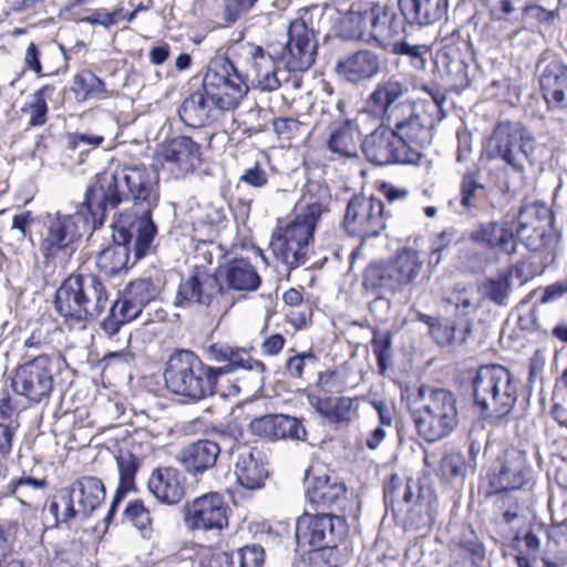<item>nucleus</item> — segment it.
I'll return each mask as SVG.
<instances>
[{"mask_svg": "<svg viewBox=\"0 0 567 567\" xmlns=\"http://www.w3.org/2000/svg\"><path fill=\"white\" fill-rule=\"evenodd\" d=\"M261 109L255 105L251 106L248 111L240 113L238 115V120H236L238 128H243V132L247 136L262 132L265 128V123L261 120Z\"/></svg>", "mask_w": 567, "mask_h": 567, "instance_id": "64", "label": "nucleus"}, {"mask_svg": "<svg viewBox=\"0 0 567 567\" xmlns=\"http://www.w3.org/2000/svg\"><path fill=\"white\" fill-rule=\"evenodd\" d=\"M124 291L145 307L156 298L158 287L150 278H142L132 281Z\"/></svg>", "mask_w": 567, "mask_h": 567, "instance_id": "62", "label": "nucleus"}, {"mask_svg": "<svg viewBox=\"0 0 567 567\" xmlns=\"http://www.w3.org/2000/svg\"><path fill=\"white\" fill-rule=\"evenodd\" d=\"M328 123L327 148L340 158L358 157L361 133L357 122L344 113V102L338 100Z\"/></svg>", "mask_w": 567, "mask_h": 567, "instance_id": "19", "label": "nucleus"}, {"mask_svg": "<svg viewBox=\"0 0 567 567\" xmlns=\"http://www.w3.org/2000/svg\"><path fill=\"white\" fill-rule=\"evenodd\" d=\"M214 364L204 363L199 357H168L164 370L166 388L174 394L202 400L217 392V385L238 371L262 374L265 364L252 357H214Z\"/></svg>", "mask_w": 567, "mask_h": 567, "instance_id": "3", "label": "nucleus"}, {"mask_svg": "<svg viewBox=\"0 0 567 567\" xmlns=\"http://www.w3.org/2000/svg\"><path fill=\"white\" fill-rule=\"evenodd\" d=\"M85 292H92L91 288L83 285V275L68 277L59 287L55 293L54 308L65 319L74 322H82L84 312L83 299Z\"/></svg>", "mask_w": 567, "mask_h": 567, "instance_id": "28", "label": "nucleus"}, {"mask_svg": "<svg viewBox=\"0 0 567 567\" xmlns=\"http://www.w3.org/2000/svg\"><path fill=\"white\" fill-rule=\"evenodd\" d=\"M217 276L227 282L229 289L254 291L260 285V277L254 266L245 259H235L220 267Z\"/></svg>", "mask_w": 567, "mask_h": 567, "instance_id": "37", "label": "nucleus"}, {"mask_svg": "<svg viewBox=\"0 0 567 567\" xmlns=\"http://www.w3.org/2000/svg\"><path fill=\"white\" fill-rule=\"evenodd\" d=\"M224 287L217 275L205 269L195 268L193 274L179 284L176 303L178 306L203 305L209 306L214 299L221 297Z\"/></svg>", "mask_w": 567, "mask_h": 567, "instance_id": "22", "label": "nucleus"}, {"mask_svg": "<svg viewBox=\"0 0 567 567\" xmlns=\"http://www.w3.org/2000/svg\"><path fill=\"white\" fill-rule=\"evenodd\" d=\"M213 107L215 105L203 89L194 92L183 101L178 109V115L185 125L202 127L210 121Z\"/></svg>", "mask_w": 567, "mask_h": 567, "instance_id": "38", "label": "nucleus"}, {"mask_svg": "<svg viewBox=\"0 0 567 567\" xmlns=\"http://www.w3.org/2000/svg\"><path fill=\"white\" fill-rule=\"evenodd\" d=\"M157 228L148 220L131 221L117 217L112 225V244L96 256V266L109 277L128 269L130 244L133 243L134 262L143 258L152 247Z\"/></svg>", "mask_w": 567, "mask_h": 567, "instance_id": "4", "label": "nucleus"}, {"mask_svg": "<svg viewBox=\"0 0 567 567\" xmlns=\"http://www.w3.org/2000/svg\"><path fill=\"white\" fill-rule=\"evenodd\" d=\"M238 483L248 489L259 488L268 473L262 460V453L257 447L244 446L235 464Z\"/></svg>", "mask_w": 567, "mask_h": 567, "instance_id": "33", "label": "nucleus"}, {"mask_svg": "<svg viewBox=\"0 0 567 567\" xmlns=\"http://www.w3.org/2000/svg\"><path fill=\"white\" fill-rule=\"evenodd\" d=\"M148 492L165 505H177L186 496L187 478L174 466H157L147 480Z\"/></svg>", "mask_w": 567, "mask_h": 567, "instance_id": "24", "label": "nucleus"}, {"mask_svg": "<svg viewBox=\"0 0 567 567\" xmlns=\"http://www.w3.org/2000/svg\"><path fill=\"white\" fill-rule=\"evenodd\" d=\"M360 7L352 4L340 21V34L347 40L362 41L364 33L361 29Z\"/></svg>", "mask_w": 567, "mask_h": 567, "instance_id": "61", "label": "nucleus"}, {"mask_svg": "<svg viewBox=\"0 0 567 567\" xmlns=\"http://www.w3.org/2000/svg\"><path fill=\"white\" fill-rule=\"evenodd\" d=\"M391 261L403 287L413 282L423 265L419 252L412 248L402 249Z\"/></svg>", "mask_w": 567, "mask_h": 567, "instance_id": "47", "label": "nucleus"}, {"mask_svg": "<svg viewBox=\"0 0 567 567\" xmlns=\"http://www.w3.org/2000/svg\"><path fill=\"white\" fill-rule=\"evenodd\" d=\"M399 8L406 23L425 28L446 18L450 0H399Z\"/></svg>", "mask_w": 567, "mask_h": 567, "instance_id": "29", "label": "nucleus"}, {"mask_svg": "<svg viewBox=\"0 0 567 567\" xmlns=\"http://www.w3.org/2000/svg\"><path fill=\"white\" fill-rule=\"evenodd\" d=\"M422 404L413 412L416 432L427 443L449 436L458 424L457 400L444 388L420 386Z\"/></svg>", "mask_w": 567, "mask_h": 567, "instance_id": "8", "label": "nucleus"}, {"mask_svg": "<svg viewBox=\"0 0 567 567\" xmlns=\"http://www.w3.org/2000/svg\"><path fill=\"white\" fill-rule=\"evenodd\" d=\"M349 530L348 520L342 516L317 512H305L297 518L295 536L300 549L310 550L332 542H340Z\"/></svg>", "mask_w": 567, "mask_h": 567, "instance_id": "16", "label": "nucleus"}, {"mask_svg": "<svg viewBox=\"0 0 567 567\" xmlns=\"http://www.w3.org/2000/svg\"><path fill=\"white\" fill-rule=\"evenodd\" d=\"M339 542L323 544L307 551L310 567H340L344 563V555L338 547Z\"/></svg>", "mask_w": 567, "mask_h": 567, "instance_id": "50", "label": "nucleus"}, {"mask_svg": "<svg viewBox=\"0 0 567 567\" xmlns=\"http://www.w3.org/2000/svg\"><path fill=\"white\" fill-rule=\"evenodd\" d=\"M116 461L120 473V482L117 489L114 494L113 501L111 503L110 509L106 514V520L112 519L123 497L128 492L135 489V476L140 467L138 458L132 453L121 454L120 456L116 457Z\"/></svg>", "mask_w": 567, "mask_h": 567, "instance_id": "41", "label": "nucleus"}, {"mask_svg": "<svg viewBox=\"0 0 567 567\" xmlns=\"http://www.w3.org/2000/svg\"><path fill=\"white\" fill-rule=\"evenodd\" d=\"M372 37L374 43L385 47L389 41L404 31L405 19L399 16L393 8L377 3L375 14L372 18Z\"/></svg>", "mask_w": 567, "mask_h": 567, "instance_id": "36", "label": "nucleus"}, {"mask_svg": "<svg viewBox=\"0 0 567 567\" xmlns=\"http://www.w3.org/2000/svg\"><path fill=\"white\" fill-rule=\"evenodd\" d=\"M203 89L220 111L234 110L248 93L245 76L227 56H217L208 63Z\"/></svg>", "mask_w": 567, "mask_h": 567, "instance_id": "12", "label": "nucleus"}, {"mask_svg": "<svg viewBox=\"0 0 567 567\" xmlns=\"http://www.w3.org/2000/svg\"><path fill=\"white\" fill-rule=\"evenodd\" d=\"M474 405L484 417L503 419L517 400L518 381L501 364L481 365L471 381Z\"/></svg>", "mask_w": 567, "mask_h": 567, "instance_id": "6", "label": "nucleus"}, {"mask_svg": "<svg viewBox=\"0 0 567 567\" xmlns=\"http://www.w3.org/2000/svg\"><path fill=\"white\" fill-rule=\"evenodd\" d=\"M535 151L536 140L524 125L502 122L494 128L487 155L491 159L503 162L515 173H524L526 164L535 165Z\"/></svg>", "mask_w": 567, "mask_h": 567, "instance_id": "9", "label": "nucleus"}, {"mask_svg": "<svg viewBox=\"0 0 567 567\" xmlns=\"http://www.w3.org/2000/svg\"><path fill=\"white\" fill-rule=\"evenodd\" d=\"M55 91L53 84H45L37 90L32 95V102L29 104L30 120L32 127L41 126L48 118V105L45 99Z\"/></svg>", "mask_w": 567, "mask_h": 567, "instance_id": "55", "label": "nucleus"}, {"mask_svg": "<svg viewBox=\"0 0 567 567\" xmlns=\"http://www.w3.org/2000/svg\"><path fill=\"white\" fill-rule=\"evenodd\" d=\"M103 224L101 215H96L94 224L93 216L84 205L73 214L56 212L48 214L40 240V251L47 264L65 262L78 249L82 237V229L91 225L92 229Z\"/></svg>", "mask_w": 567, "mask_h": 567, "instance_id": "5", "label": "nucleus"}, {"mask_svg": "<svg viewBox=\"0 0 567 567\" xmlns=\"http://www.w3.org/2000/svg\"><path fill=\"white\" fill-rule=\"evenodd\" d=\"M388 278L386 262H372L365 269L363 286L372 292L386 293L390 292Z\"/></svg>", "mask_w": 567, "mask_h": 567, "instance_id": "58", "label": "nucleus"}, {"mask_svg": "<svg viewBox=\"0 0 567 567\" xmlns=\"http://www.w3.org/2000/svg\"><path fill=\"white\" fill-rule=\"evenodd\" d=\"M219 454L218 443L212 440H198L184 447L177 460L188 473L198 475L214 467Z\"/></svg>", "mask_w": 567, "mask_h": 567, "instance_id": "32", "label": "nucleus"}, {"mask_svg": "<svg viewBox=\"0 0 567 567\" xmlns=\"http://www.w3.org/2000/svg\"><path fill=\"white\" fill-rule=\"evenodd\" d=\"M19 427V422H0V480L7 476L8 460L12 454Z\"/></svg>", "mask_w": 567, "mask_h": 567, "instance_id": "54", "label": "nucleus"}, {"mask_svg": "<svg viewBox=\"0 0 567 567\" xmlns=\"http://www.w3.org/2000/svg\"><path fill=\"white\" fill-rule=\"evenodd\" d=\"M144 306L134 298H130L124 291L123 295L110 306V315L102 321L103 330L112 336L118 332L121 326L135 320L142 312Z\"/></svg>", "mask_w": 567, "mask_h": 567, "instance_id": "40", "label": "nucleus"}, {"mask_svg": "<svg viewBox=\"0 0 567 567\" xmlns=\"http://www.w3.org/2000/svg\"><path fill=\"white\" fill-rule=\"evenodd\" d=\"M74 91L78 95L82 94L83 99L105 92V83L91 71H83L74 76Z\"/></svg>", "mask_w": 567, "mask_h": 567, "instance_id": "60", "label": "nucleus"}, {"mask_svg": "<svg viewBox=\"0 0 567 567\" xmlns=\"http://www.w3.org/2000/svg\"><path fill=\"white\" fill-rule=\"evenodd\" d=\"M69 488L78 502L79 512L83 518L91 516L105 499L104 484L95 476H80L72 482Z\"/></svg>", "mask_w": 567, "mask_h": 567, "instance_id": "34", "label": "nucleus"}, {"mask_svg": "<svg viewBox=\"0 0 567 567\" xmlns=\"http://www.w3.org/2000/svg\"><path fill=\"white\" fill-rule=\"evenodd\" d=\"M44 509L53 517V526L59 528L61 525H70L80 514L75 508L74 497L70 488H61L48 498Z\"/></svg>", "mask_w": 567, "mask_h": 567, "instance_id": "43", "label": "nucleus"}, {"mask_svg": "<svg viewBox=\"0 0 567 567\" xmlns=\"http://www.w3.org/2000/svg\"><path fill=\"white\" fill-rule=\"evenodd\" d=\"M487 189L480 182L478 173L467 171L460 184L461 205L466 209L477 207L478 202L486 196Z\"/></svg>", "mask_w": 567, "mask_h": 567, "instance_id": "49", "label": "nucleus"}, {"mask_svg": "<svg viewBox=\"0 0 567 567\" xmlns=\"http://www.w3.org/2000/svg\"><path fill=\"white\" fill-rule=\"evenodd\" d=\"M540 89L550 110L567 109V65L554 60L540 74Z\"/></svg>", "mask_w": 567, "mask_h": 567, "instance_id": "30", "label": "nucleus"}, {"mask_svg": "<svg viewBox=\"0 0 567 567\" xmlns=\"http://www.w3.org/2000/svg\"><path fill=\"white\" fill-rule=\"evenodd\" d=\"M509 274H502L496 278H489L484 284V292L486 297L499 306H506L511 292Z\"/></svg>", "mask_w": 567, "mask_h": 567, "instance_id": "59", "label": "nucleus"}, {"mask_svg": "<svg viewBox=\"0 0 567 567\" xmlns=\"http://www.w3.org/2000/svg\"><path fill=\"white\" fill-rule=\"evenodd\" d=\"M309 400L316 412L329 424L348 426L359 419V410L365 398L323 394L312 395Z\"/></svg>", "mask_w": 567, "mask_h": 567, "instance_id": "25", "label": "nucleus"}, {"mask_svg": "<svg viewBox=\"0 0 567 567\" xmlns=\"http://www.w3.org/2000/svg\"><path fill=\"white\" fill-rule=\"evenodd\" d=\"M306 497L316 512L342 516L346 520H357L359 517V502L346 483L332 473L313 475L306 489Z\"/></svg>", "mask_w": 567, "mask_h": 567, "instance_id": "10", "label": "nucleus"}, {"mask_svg": "<svg viewBox=\"0 0 567 567\" xmlns=\"http://www.w3.org/2000/svg\"><path fill=\"white\" fill-rule=\"evenodd\" d=\"M237 48L245 53L251 65L256 86L260 91L272 92L281 86L282 81L289 82L288 78L285 80L279 78L277 64L280 63L271 50L266 52L261 47L248 42L240 43Z\"/></svg>", "mask_w": 567, "mask_h": 567, "instance_id": "23", "label": "nucleus"}, {"mask_svg": "<svg viewBox=\"0 0 567 567\" xmlns=\"http://www.w3.org/2000/svg\"><path fill=\"white\" fill-rule=\"evenodd\" d=\"M23 486H31L35 489H43L48 486L45 478H37L24 473L20 477H13L6 485L4 495L8 497H14L23 507L31 508L32 503L24 498V494L21 492Z\"/></svg>", "mask_w": 567, "mask_h": 567, "instance_id": "56", "label": "nucleus"}, {"mask_svg": "<svg viewBox=\"0 0 567 567\" xmlns=\"http://www.w3.org/2000/svg\"><path fill=\"white\" fill-rule=\"evenodd\" d=\"M12 388L28 401L40 403L53 390V377L50 370V357H33L20 364L12 378Z\"/></svg>", "mask_w": 567, "mask_h": 567, "instance_id": "18", "label": "nucleus"}, {"mask_svg": "<svg viewBox=\"0 0 567 567\" xmlns=\"http://www.w3.org/2000/svg\"><path fill=\"white\" fill-rule=\"evenodd\" d=\"M229 507L218 492H208L187 502L183 508L185 527L192 533L220 535L229 526Z\"/></svg>", "mask_w": 567, "mask_h": 567, "instance_id": "14", "label": "nucleus"}, {"mask_svg": "<svg viewBox=\"0 0 567 567\" xmlns=\"http://www.w3.org/2000/svg\"><path fill=\"white\" fill-rule=\"evenodd\" d=\"M16 389L2 388L0 391V422H19L18 417L28 408V403Z\"/></svg>", "mask_w": 567, "mask_h": 567, "instance_id": "51", "label": "nucleus"}, {"mask_svg": "<svg viewBox=\"0 0 567 567\" xmlns=\"http://www.w3.org/2000/svg\"><path fill=\"white\" fill-rule=\"evenodd\" d=\"M318 221L298 214L291 221L282 227H277L271 237L282 240L279 245L296 244L303 246L310 251V244L313 240V231Z\"/></svg>", "mask_w": 567, "mask_h": 567, "instance_id": "39", "label": "nucleus"}, {"mask_svg": "<svg viewBox=\"0 0 567 567\" xmlns=\"http://www.w3.org/2000/svg\"><path fill=\"white\" fill-rule=\"evenodd\" d=\"M252 435L269 442L306 441L308 432L303 419L284 413H269L255 417L249 423Z\"/></svg>", "mask_w": 567, "mask_h": 567, "instance_id": "21", "label": "nucleus"}, {"mask_svg": "<svg viewBox=\"0 0 567 567\" xmlns=\"http://www.w3.org/2000/svg\"><path fill=\"white\" fill-rule=\"evenodd\" d=\"M480 489L486 501H492L494 514L506 525L516 520L526 505V491L494 492L487 487H480Z\"/></svg>", "mask_w": 567, "mask_h": 567, "instance_id": "35", "label": "nucleus"}, {"mask_svg": "<svg viewBox=\"0 0 567 567\" xmlns=\"http://www.w3.org/2000/svg\"><path fill=\"white\" fill-rule=\"evenodd\" d=\"M221 558L227 567H265L266 553L262 546L251 544L223 551Z\"/></svg>", "mask_w": 567, "mask_h": 567, "instance_id": "45", "label": "nucleus"}, {"mask_svg": "<svg viewBox=\"0 0 567 567\" xmlns=\"http://www.w3.org/2000/svg\"><path fill=\"white\" fill-rule=\"evenodd\" d=\"M386 217L382 199L364 194L354 195L348 203L343 226L351 236L370 238L385 228Z\"/></svg>", "mask_w": 567, "mask_h": 567, "instance_id": "17", "label": "nucleus"}, {"mask_svg": "<svg viewBox=\"0 0 567 567\" xmlns=\"http://www.w3.org/2000/svg\"><path fill=\"white\" fill-rule=\"evenodd\" d=\"M383 496L385 504L393 511L406 506L410 527L421 529L434 524L439 499L430 484L394 473L384 483Z\"/></svg>", "mask_w": 567, "mask_h": 567, "instance_id": "7", "label": "nucleus"}, {"mask_svg": "<svg viewBox=\"0 0 567 567\" xmlns=\"http://www.w3.org/2000/svg\"><path fill=\"white\" fill-rule=\"evenodd\" d=\"M124 520L130 523L143 537L151 536L153 532V518L150 508L140 498L130 501L123 513Z\"/></svg>", "mask_w": 567, "mask_h": 567, "instance_id": "48", "label": "nucleus"}, {"mask_svg": "<svg viewBox=\"0 0 567 567\" xmlns=\"http://www.w3.org/2000/svg\"><path fill=\"white\" fill-rule=\"evenodd\" d=\"M533 467L526 451L511 445L506 446L486 471L480 487L494 492L529 491L534 486Z\"/></svg>", "mask_w": 567, "mask_h": 567, "instance_id": "11", "label": "nucleus"}, {"mask_svg": "<svg viewBox=\"0 0 567 567\" xmlns=\"http://www.w3.org/2000/svg\"><path fill=\"white\" fill-rule=\"evenodd\" d=\"M551 221L550 212L544 206L527 205L517 216L518 239L529 249L538 250L544 245L547 225Z\"/></svg>", "mask_w": 567, "mask_h": 567, "instance_id": "27", "label": "nucleus"}, {"mask_svg": "<svg viewBox=\"0 0 567 567\" xmlns=\"http://www.w3.org/2000/svg\"><path fill=\"white\" fill-rule=\"evenodd\" d=\"M301 200L306 208L300 214L319 221L322 213L328 210L331 200L330 189L320 181H308L302 188Z\"/></svg>", "mask_w": 567, "mask_h": 567, "instance_id": "42", "label": "nucleus"}, {"mask_svg": "<svg viewBox=\"0 0 567 567\" xmlns=\"http://www.w3.org/2000/svg\"><path fill=\"white\" fill-rule=\"evenodd\" d=\"M382 69V60L371 50H359L337 60V75L349 83H361L375 78Z\"/></svg>", "mask_w": 567, "mask_h": 567, "instance_id": "26", "label": "nucleus"}, {"mask_svg": "<svg viewBox=\"0 0 567 567\" xmlns=\"http://www.w3.org/2000/svg\"><path fill=\"white\" fill-rule=\"evenodd\" d=\"M280 243H282V240L271 237L269 246L274 257L280 261L289 272L306 265L309 258V250H307V248L290 243L280 246Z\"/></svg>", "mask_w": 567, "mask_h": 567, "instance_id": "46", "label": "nucleus"}, {"mask_svg": "<svg viewBox=\"0 0 567 567\" xmlns=\"http://www.w3.org/2000/svg\"><path fill=\"white\" fill-rule=\"evenodd\" d=\"M122 19H124V8L116 7L111 12L105 9H95L90 16L81 18L80 22L109 29L116 25Z\"/></svg>", "mask_w": 567, "mask_h": 567, "instance_id": "63", "label": "nucleus"}, {"mask_svg": "<svg viewBox=\"0 0 567 567\" xmlns=\"http://www.w3.org/2000/svg\"><path fill=\"white\" fill-rule=\"evenodd\" d=\"M471 238L491 249L507 255L516 252V236L513 230V220L507 218L501 223L488 221L481 224L472 231Z\"/></svg>", "mask_w": 567, "mask_h": 567, "instance_id": "31", "label": "nucleus"}, {"mask_svg": "<svg viewBox=\"0 0 567 567\" xmlns=\"http://www.w3.org/2000/svg\"><path fill=\"white\" fill-rule=\"evenodd\" d=\"M131 200V212H124L118 217H128L131 221L152 219V210L158 205L159 188L157 176L145 166H124L113 173L97 175L93 185L85 192L84 205L93 216L104 218L106 209L116 208L122 202Z\"/></svg>", "mask_w": 567, "mask_h": 567, "instance_id": "2", "label": "nucleus"}, {"mask_svg": "<svg viewBox=\"0 0 567 567\" xmlns=\"http://www.w3.org/2000/svg\"><path fill=\"white\" fill-rule=\"evenodd\" d=\"M392 52L400 56H405L409 63L416 71H422L426 66L427 58L431 55V48L427 44H412L408 41L394 43Z\"/></svg>", "mask_w": 567, "mask_h": 567, "instance_id": "52", "label": "nucleus"}, {"mask_svg": "<svg viewBox=\"0 0 567 567\" xmlns=\"http://www.w3.org/2000/svg\"><path fill=\"white\" fill-rule=\"evenodd\" d=\"M83 285H87L92 292H85L83 310L86 313L82 316V322L97 318L110 306L109 293L99 277L95 275H83Z\"/></svg>", "mask_w": 567, "mask_h": 567, "instance_id": "44", "label": "nucleus"}, {"mask_svg": "<svg viewBox=\"0 0 567 567\" xmlns=\"http://www.w3.org/2000/svg\"><path fill=\"white\" fill-rule=\"evenodd\" d=\"M409 87L390 78L380 82L367 101V111L389 126L415 163L433 140L435 125L445 117V96L431 93V100L404 99Z\"/></svg>", "mask_w": 567, "mask_h": 567, "instance_id": "1", "label": "nucleus"}, {"mask_svg": "<svg viewBox=\"0 0 567 567\" xmlns=\"http://www.w3.org/2000/svg\"><path fill=\"white\" fill-rule=\"evenodd\" d=\"M453 558L468 566L478 567L485 558V548L478 539L461 540L452 551Z\"/></svg>", "mask_w": 567, "mask_h": 567, "instance_id": "57", "label": "nucleus"}, {"mask_svg": "<svg viewBox=\"0 0 567 567\" xmlns=\"http://www.w3.org/2000/svg\"><path fill=\"white\" fill-rule=\"evenodd\" d=\"M308 13L309 10L303 9L301 16L290 22L284 43L270 47L277 61L289 72L306 71L316 60L318 42L313 28L307 23Z\"/></svg>", "mask_w": 567, "mask_h": 567, "instance_id": "13", "label": "nucleus"}, {"mask_svg": "<svg viewBox=\"0 0 567 567\" xmlns=\"http://www.w3.org/2000/svg\"><path fill=\"white\" fill-rule=\"evenodd\" d=\"M202 146L188 136H176L157 145L153 166L174 179L194 173L202 164Z\"/></svg>", "mask_w": 567, "mask_h": 567, "instance_id": "15", "label": "nucleus"}, {"mask_svg": "<svg viewBox=\"0 0 567 567\" xmlns=\"http://www.w3.org/2000/svg\"><path fill=\"white\" fill-rule=\"evenodd\" d=\"M442 63L460 85L466 86L470 84V64L457 50L445 49L442 54Z\"/></svg>", "mask_w": 567, "mask_h": 567, "instance_id": "53", "label": "nucleus"}, {"mask_svg": "<svg viewBox=\"0 0 567 567\" xmlns=\"http://www.w3.org/2000/svg\"><path fill=\"white\" fill-rule=\"evenodd\" d=\"M367 159L379 166L390 164H415L405 147L399 143L392 130L383 125L378 126L361 143Z\"/></svg>", "mask_w": 567, "mask_h": 567, "instance_id": "20", "label": "nucleus"}]
</instances>
